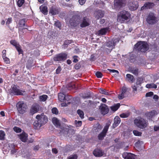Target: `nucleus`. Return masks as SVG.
Instances as JSON below:
<instances>
[{
	"label": "nucleus",
	"mask_w": 159,
	"mask_h": 159,
	"mask_svg": "<svg viewBox=\"0 0 159 159\" xmlns=\"http://www.w3.org/2000/svg\"><path fill=\"white\" fill-rule=\"evenodd\" d=\"M17 152V150L14 148L12 149L11 150V153L12 154H14Z\"/></svg>",
	"instance_id": "59"
},
{
	"label": "nucleus",
	"mask_w": 159,
	"mask_h": 159,
	"mask_svg": "<svg viewBox=\"0 0 159 159\" xmlns=\"http://www.w3.org/2000/svg\"><path fill=\"white\" fill-rule=\"evenodd\" d=\"M125 0H115L114 4L116 7H122L125 5Z\"/></svg>",
	"instance_id": "15"
},
{
	"label": "nucleus",
	"mask_w": 159,
	"mask_h": 159,
	"mask_svg": "<svg viewBox=\"0 0 159 159\" xmlns=\"http://www.w3.org/2000/svg\"><path fill=\"white\" fill-rule=\"evenodd\" d=\"M126 88L125 87H123L121 89V93L118 95V98L120 99H123L125 97L126 92Z\"/></svg>",
	"instance_id": "20"
},
{
	"label": "nucleus",
	"mask_w": 159,
	"mask_h": 159,
	"mask_svg": "<svg viewBox=\"0 0 159 159\" xmlns=\"http://www.w3.org/2000/svg\"><path fill=\"white\" fill-rule=\"evenodd\" d=\"M4 62H5L6 63H9L10 62V61L9 59L7 57H2Z\"/></svg>",
	"instance_id": "48"
},
{
	"label": "nucleus",
	"mask_w": 159,
	"mask_h": 159,
	"mask_svg": "<svg viewBox=\"0 0 159 159\" xmlns=\"http://www.w3.org/2000/svg\"><path fill=\"white\" fill-rule=\"evenodd\" d=\"M152 84H147L146 86V88H152Z\"/></svg>",
	"instance_id": "58"
},
{
	"label": "nucleus",
	"mask_w": 159,
	"mask_h": 159,
	"mask_svg": "<svg viewBox=\"0 0 159 159\" xmlns=\"http://www.w3.org/2000/svg\"><path fill=\"white\" fill-rule=\"evenodd\" d=\"M75 85L73 84H70L67 86V89L69 90L75 88Z\"/></svg>",
	"instance_id": "39"
},
{
	"label": "nucleus",
	"mask_w": 159,
	"mask_h": 159,
	"mask_svg": "<svg viewBox=\"0 0 159 159\" xmlns=\"http://www.w3.org/2000/svg\"><path fill=\"white\" fill-rule=\"evenodd\" d=\"M77 156L76 155H72L69 157L68 159H77Z\"/></svg>",
	"instance_id": "51"
},
{
	"label": "nucleus",
	"mask_w": 159,
	"mask_h": 159,
	"mask_svg": "<svg viewBox=\"0 0 159 159\" xmlns=\"http://www.w3.org/2000/svg\"><path fill=\"white\" fill-rule=\"evenodd\" d=\"M19 137L20 140L23 142H26L28 138V135L24 132L18 135Z\"/></svg>",
	"instance_id": "18"
},
{
	"label": "nucleus",
	"mask_w": 159,
	"mask_h": 159,
	"mask_svg": "<svg viewBox=\"0 0 159 159\" xmlns=\"http://www.w3.org/2000/svg\"><path fill=\"white\" fill-rule=\"evenodd\" d=\"M110 123V122H108L106 124L102 131L100 134L98 135V139L100 140H102L106 135V133L108 130Z\"/></svg>",
	"instance_id": "10"
},
{
	"label": "nucleus",
	"mask_w": 159,
	"mask_h": 159,
	"mask_svg": "<svg viewBox=\"0 0 159 159\" xmlns=\"http://www.w3.org/2000/svg\"><path fill=\"white\" fill-rule=\"evenodd\" d=\"M66 96H67V97L66 98V100H67V101H68L70 100L71 98V96H68V95H67L66 94Z\"/></svg>",
	"instance_id": "62"
},
{
	"label": "nucleus",
	"mask_w": 159,
	"mask_h": 159,
	"mask_svg": "<svg viewBox=\"0 0 159 159\" xmlns=\"http://www.w3.org/2000/svg\"><path fill=\"white\" fill-rule=\"evenodd\" d=\"M120 106V104L119 103H117L113 106H111V108L112 111H115L118 109Z\"/></svg>",
	"instance_id": "32"
},
{
	"label": "nucleus",
	"mask_w": 159,
	"mask_h": 159,
	"mask_svg": "<svg viewBox=\"0 0 159 159\" xmlns=\"http://www.w3.org/2000/svg\"><path fill=\"white\" fill-rule=\"evenodd\" d=\"M77 57H78L76 56H75L73 57V62L76 63L78 61V60L77 59Z\"/></svg>",
	"instance_id": "53"
},
{
	"label": "nucleus",
	"mask_w": 159,
	"mask_h": 159,
	"mask_svg": "<svg viewBox=\"0 0 159 159\" xmlns=\"http://www.w3.org/2000/svg\"><path fill=\"white\" fill-rule=\"evenodd\" d=\"M6 50H3L2 52V57H6Z\"/></svg>",
	"instance_id": "57"
},
{
	"label": "nucleus",
	"mask_w": 159,
	"mask_h": 159,
	"mask_svg": "<svg viewBox=\"0 0 159 159\" xmlns=\"http://www.w3.org/2000/svg\"><path fill=\"white\" fill-rule=\"evenodd\" d=\"M154 130L155 131H157L158 130H159V126H155L154 128Z\"/></svg>",
	"instance_id": "63"
},
{
	"label": "nucleus",
	"mask_w": 159,
	"mask_h": 159,
	"mask_svg": "<svg viewBox=\"0 0 159 159\" xmlns=\"http://www.w3.org/2000/svg\"><path fill=\"white\" fill-rule=\"evenodd\" d=\"M130 17L129 13L125 10L119 12L117 16V21L120 23H123L125 20H128Z\"/></svg>",
	"instance_id": "3"
},
{
	"label": "nucleus",
	"mask_w": 159,
	"mask_h": 159,
	"mask_svg": "<svg viewBox=\"0 0 159 159\" xmlns=\"http://www.w3.org/2000/svg\"><path fill=\"white\" fill-rule=\"evenodd\" d=\"M52 122L54 125L57 127H59L60 125V122L58 119L55 117H54L52 119Z\"/></svg>",
	"instance_id": "28"
},
{
	"label": "nucleus",
	"mask_w": 159,
	"mask_h": 159,
	"mask_svg": "<svg viewBox=\"0 0 159 159\" xmlns=\"http://www.w3.org/2000/svg\"><path fill=\"white\" fill-rule=\"evenodd\" d=\"M13 130L15 132L17 133H20L21 131V129L20 128L16 126H15L13 128Z\"/></svg>",
	"instance_id": "40"
},
{
	"label": "nucleus",
	"mask_w": 159,
	"mask_h": 159,
	"mask_svg": "<svg viewBox=\"0 0 159 159\" xmlns=\"http://www.w3.org/2000/svg\"><path fill=\"white\" fill-rule=\"evenodd\" d=\"M61 70V67L60 66H58L56 70V73L57 74L59 73Z\"/></svg>",
	"instance_id": "54"
},
{
	"label": "nucleus",
	"mask_w": 159,
	"mask_h": 159,
	"mask_svg": "<svg viewBox=\"0 0 159 159\" xmlns=\"http://www.w3.org/2000/svg\"><path fill=\"white\" fill-rule=\"evenodd\" d=\"M134 124L138 127L143 129L147 127L148 125L147 121L142 118H137L134 120Z\"/></svg>",
	"instance_id": "4"
},
{
	"label": "nucleus",
	"mask_w": 159,
	"mask_h": 159,
	"mask_svg": "<svg viewBox=\"0 0 159 159\" xmlns=\"http://www.w3.org/2000/svg\"><path fill=\"white\" fill-rule=\"evenodd\" d=\"M125 79L127 81L131 83H133L134 80V76L129 74H128L126 75Z\"/></svg>",
	"instance_id": "25"
},
{
	"label": "nucleus",
	"mask_w": 159,
	"mask_h": 159,
	"mask_svg": "<svg viewBox=\"0 0 159 159\" xmlns=\"http://www.w3.org/2000/svg\"><path fill=\"white\" fill-rule=\"evenodd\" d=\"M122 156L125 159H134L135 157L134 154L127 152H124L122 154Z\"/></svg>",
	"instance_id": "16"
},
{
	"label": "nucleus",
	"mask_w": 159,
	"mask_h": 159,
	"mask_svg": "<svg viewBox=\"0 0 159 159\" xmlns=\"http://www.w3.org/2000/svg\"><path fill=\"white\" fill-rule=\"evenodd\" d=\"M130 72L135 75L138 74V69L137 68H133L130 69Z\"/></svg>",
	"instance_id": "31"
},
{
	"label": "nucleus",
	"mask_w": 159,
	"mask_h": 159,
	"mask_svg": "<svg viewBox=\"0 0 159 159\" xmlns=\"http://www.w3.org/2000/svg\"><path fill=\"white\" fill-rule=\"evenodd\" d=\"M93 154L94 156L96 157H101L103 154L102 151L98 149L95 150L93 152Z\"/></svg>",
	"instance_id": "23"
},
{
	"label": "nucleus",
	"mask_w": 159,
	"mask_h": 159,
	"mask_svg": "<svg viewBox=\"0 0 159 159\" xmlns=\"http://www.w3.org/2000/svg\"><path fill=\"white\" fill-rule=\"evenodd\" d=\"M23 92H24L20 90L15 85H14L11 87L10 91L11 94L17 95H23Z\"/></svg>",
	"instance_id": "11"
},
{
	"label": "nucleus",
	"mask_w": 159,
	"mask_h": 159,
	"mask_svg": "<svg viewBox=\"0 0 159 159\" xmlns=\"http://www.w3.org/2000/svg\"><path fill=\"white\" fill-rule=\"evenodd\" d=\"M109 31L108 28H103L99 30L97 34L99 35H105Z\"/></svg>",
	"instance_id": "21"
},
{
	"label": "nucleus",
	"mask_w": 159,
	"mask_h": 159,
	"mask_svg": "<svg viewBox=\"0 0 159 159\" xmlns=\"http://www.w3.org/2000/svg\"><path fill=\"white\" fill-rule=\"evenodd\" d=\"M39 109V105L37 104H34L31 108L30 112L32 114H34L38 111Z\"/></svg>",
	"instance_id": "19"
},
{
	"label": "nucleus",
	"mask_w": 159,
	"mask_h": 159,
	"mask_svg": "<svg viewBox=\"0 0 159 159\" xmlns=\"http://www.w3.org/2000/svg\"><path fill=\"white\" fill-rule=\"evenodd\" d=\"M133 133L134 135L136 136H140L142 134V133L141 132L136 130H133Z\"/></svg>",
	"instance_id": "38"
},
{
	"label": "nucleus",
	"mask_w": 159,
	"mask_h": 159,
	"mask_svg": "<svg viewBox=\"0 0 159 159\" xmlns=\"http://www.w3.org/2000/svg\"><path fill=\"white\" fill-rule=\"evenodd\" d=\"M12 21V19L11 18H9L7 19L6 22V24L7 25V26H8L9 25V24L11 23Z\"/></svg>",
	"instance_id": "47"
},
{
	"label": "nucleus",
	"mask_w": 159,
	"mask_h": 159,
	"mask_svg": "<svg viewBox=\"0 0 159 159\" xmlns=\"http://www.w3.org/2000/svg\"><path fill=\"white\" fill-rule=\"evenodd\" d=\"M77 112L80 117L81 118H84V112L81 110H78L77 111Z\"/></svg>",
	"instance_id": "35"
},
{
	"label": "nucleus",
	"mask_w": 159,
	"mask_h": 159,
	"mask_svg": "<svg viewBox=\"0 0 159 159\" xmlns=\"http://www.w3.org/2000/svg\"><path fill=\"white\" fill-rule=\"evenodd\" d=\"M52 151L53 153L56 154L57 153L58 151L56 148H53L52 149Z\"/></svg>",
	"instance_id": "56"
},
{
	"label": "nucleus",
	"mask_w": 159,
	"mask_h": 159,
	"mask_svg": "<svg viewBox=\"0 0 159 159\" xmlns=\"http://www.w3.org/2000/svg\"><path fill=\"white\" fill-rule=\"evenodd\" d=\"M135 47L138 49L139 51L143 52H145L148 48V44L145 42L140 41L137 43L135 45Z\"/></svg>",
	"instance_id": "5"
},
{
	"label": "nucleus",
	"mask_w": 159,
	"mask_h": 159,
	"mask_svg": "<svg viewBox=\"0 0 159 159\" xmlns=\"http://www.w3.org/2000/svg\"><path fill=\"white\" fill-rule=\"evenodd\" d=\"M79 2L80 5L84 4L86 2V0H79Z\"/></svg>",
	"instance_id": "55"
},
{
	"label": "nucleus",
	"mask_w": 159,
	"mask_h": 159,
	"mask_svg": "<svg viewBox=\"0 0 159 159\" xmlns=\"http://www.w3.org/2000/svg\"><path fill=\"white\" fill-rule=\"evenodd\" d=\"M94 16L97 19L102 17L104 15V12L101 10H98L95 12Z\"/></svg>",
	"instance_id": "17"
},
{
	"label": "nucleus",
	"mask_w": 159,
	"mask_h": 159,
	"mask_svg": "<svg viewBox=\"0 0 159 159\" xmlns=\"http://www.w3.org/2000/svg\"><path fill=\"white\" fill-rule=\"evenodd\" d=\"M16 107L18 112L21 114L24 113L27 108L26 104L22 101L18 102L16 105Z\"/></svg>",
	"instance_id": "6"
},
{
	"label": "nucleus",
	"mask_w": 159,
	"mask_h": 159,
	"mask_svg": "<svg viewBox=\"0 0 159 159\" xmlns=\"http://www.w3.org/2000/svg\"><path fill=\"white\" fill-rule=\"evenodd\" d=\"M34 64V63L33 64H31L29 65V63H28V64L27 65V67L28 68H31L32 66H33Z\"/></svg>",
	"instance_id": "61"
},
{
	"label": "nucleus",
	"mask_w": 159,
	"mask_h": 159,
	"mask_svg": "<svg viewBox=\"0 0 159 159\" xmlns=\"http://www.w3.org/2000/svg\"><path fill=\"white\" fill-rule=\"evenodd\" d=\"M72 43V41L70 40H66L64 43V45H67Z\"/></svg>",
	"instance_id": "50"
},
{
	"label": "nucleus",
	"mask_w": 159,
	"mask_h": 159,
	"mask_svg": "<svg viewBox=\"0 0 159 159\" xmlns=\"http://www.w3.org/2000/svg\"><path fill=\"white\" fill-rule=\"evenodd\" d=\"M96 75L97 77L98 78H101L102 77V73L98 71L97 72L96 74Z\"/></svg>",
	"instance_id": "46"
},
{
	"label": "nucleus",
	"mask_w": 159,
	"mask_h": 159,
	"mask_svg": "<svg viewBox=\"0 0 159 159\" xmlns=\"http://www.w3.org/2000/svg\"><path fill=\"white\" fill-rule=\"evenodd\" d=\"M152 3H145L143 6L141 8V10H143L145 8H150L151 7V6H152Z\"/></svg>",
	"instance_id": "30"
},
{
	"label": "nucleus",
	"mask_w": 159,
	"mask_h": 159,
	"mask_svg": "<svg viewBox=\"0 0 159 159\" xmlns=\"http://www.w3.org/2000/svg\"><path fill=\"white\" fill-rule=\"evenodd\" d=\"M37 120H36L34 125L37 128H40L42 125L45 124L48 120L47 117L43 114L38 115L36 116Z\"/></svg>",
	"instance_id": "2"
},
{
	"label": "nucleus",
	"mask_w": 159,
	"mask_h": 159,
	"mask_svg": "<svg viewBox=\"0 0 159 159\" xmlns=\"http://www.w3.org/2000/svg\"><path fill=\"white\" fill-rule=\"evenodd\" d=\"M147 20L148 23L150 24H153L156 22V19L153 13H151L149 14Z\"/></svg>",
	"instance_id": "12"
},
{
	"label": "nucleus",
	"mask_w": 159,
	"mask_h": 159,
	"mask_svg": "<svg viewBox=\"0 0 159 159\" xmlns=\"http://www.w3.org/2000/svg\"><path fill=\"white\" fill-rule=\"evenodd\" d=\"M153 95V93L152 92H150L148 93H146V97H151Z\"/></svg>",
	"instance_id": "52"
},
{
	"label": "nucleus",
	"mask_w": 159,
	"mask_h": 159,
	"mask_svg": "<svg viewBox=\"0 0 159 159\" xmlns=\"http://www.w3.org/2000/svg\"><path fill=\"white\" fill-rule=\"evenodd\" d=\"M108 70L111 72H112L113 73H115V74H113V75L114 76H115V75H116V74H119V72L117 70H111L110 69H108Z\"/></svg>",
	"instance_id": "44"
},
{
	"label": "nucleus",
	"mask_w": 159,
	"mask_h": 159,
	"mask_svg": "<svg viewBox=\"0 0 159 159\" xmlns=\"http://www.w3.org/2000/svg\"><path fill=\"white\" fill-rule=\"evenodd\" d=\"M114 123L112 127L113 128L117 126L120 122V119L118 116H116L114 120Z\"/></svg>",
	"instance_id": "22"
},
{
	"label": "nucleus",
	"mask_w": 159,
	"mask_h": 159,
	"mask_svg": "<svg viewBox=\"0 0 159 159\" xmlns=\"http://www.w3.org/2000/svg\"><path fill=\"white\" fill-rule=\"evenodd\" d=\"M100 92L103 94H104L106 95H108L109 93H108L106 91V90L105 89H100L99 90Z\"/></svg>",
	"instance_id": "41"
},
{
	"label": "nucleus",
	"mask_w": 159,
	"mask_h": 159,
	"mask_svg": "<svg viewBox=\"0 0 159 159\" xmlns=\"http://www.w3.org/2000/svg\"><path fill=\"white\" fill-rule=\"evenodd\" d=\"M10 43L15 47L19 54H22L23 51L19 44L15 40H11L10 41Z\"/></svg>",
	"instance_id": "13"
},
{
	"label": "nucleus",
	"mask_w": 159,
	"mask_h": 159,
	"mask_svg": "<svg viewBox=\"0 0 159 159\" xmlns=\"http://www.w3.org/2000/svg\"><path fill=\"white\" fill-rule=\"evenodd\" d=\"M69 22L70 25L72 27L76 26L80 22V26L84 27L90 25V21L89 19L84 17L81 21L80 16L78 15H75L70 19Z\"/></svg>",
	"instance_id": "1"
},
{
	"label": "nucleus",
	"mask_w": 159,
	"mask_h": 159,
	"mask_svg": "<svg viewBox=\"0 0 159 159\" xmlns=\"http://www.w3.org/2000/svg\"><path fill=\"white\" fill-rule=\"evenodd\" d=\"M129 113H123L120 114V116L121 118H126L128 117L129 116Z\"/></svg>",
	"instance_id": "37"
},
{
	"label": "nucleus",
	"mask_w": 159,
	"mask_h": 159,
	"mask_svg": "<svg viewBox=\"0 0 159 159\" xmlns=\"http://www.w3.org/2000/svg\"><path fill=\"white\" fill-rule=\"evenodd\" d=\"M119 41V39H113L112 40L107 42L106 43V46L108 48H106L109 50L107 52H110L116 44L118 43Z\"/></svg>",
	"instance_id": "7"
},
{
	"label": "nucleus",
	"mask_w": 159,
	"mask_h": 159,
	"mask_svg": "<svg viewBox=\"0 0 159 159\" xmlns=\"http://www.w3.org/2000/svg\"><path fill=\"white\" fill-rule=\"evenodd\" d=\"M52 113L57 115L58 113V111L56 107H54L52 109Z\"/></svg>",
	"instance_id": "43"
},
{
	"label": "nucleus",
	"mask_w": 159,
	"mask_h": 159,
	"mask_svg": "<svg viewBox=\"0 0 159 159\" xmlns=\"http://www.w3.org/2000/svg\"><path fill=\"white\" fill-rule=\"evenodd\" d=\"M75 124L77 127H80L82 125V122L80 121H75Z\"/></svg>",
	"instance_id": "45"
},
{
	"label": "nucleus",
	"mask_w": 159,
	"mask_h": 159,
	"mask_svg": "<svg viewBox=\"0 0 159 159\" xmlns=\"http://www.w3.org/2000/svg\"><path fill=\"white\" fill-rule=\"evenodd\" d=\"M19 24L21 26H24L25 25V21L23 19L21 20H20Z\"/></svg>",
	"instance_id": "49"
},
{
	"label": "nucleus",
	"mask_w": 159,
	"mask_h": 159,
	"mask_svg": "<svg viewBox=\"0 0 159 159\" xmlns=\"http://www.w3.org/2000/svg\"><path fill=\"white\" fill-rule=\"evenodd\" d=\"M128 7L131 11L136 10L138 7V2L135 0H129Z\"/></svg>",
	"instance_id": "8"
},
{
	"label": "nucleus",
	"mask_w": 159,
	"mask_h": 159,
	"mask_svg": "<svg viewBox=\"0 0 159 159\" xmlns=\"http://www.w3.org/2000/svg\"><path fill=\"white\" fill-rule=\"evenodd\" d=\"M155 112L154 111H152L151 112H146L145 114V115L148 119L150 120L155 115Z\"/></svg>",
	"instance_id": "27"
},
{
	"label": "nucleus",
	"mask_w": 159,
	"mask_h": 159,
	"mask_svg": "<svg viewBox=\"0 0 159 159\" xmlns=\"http://www.w3.org/2000/svg\"><path fill=\"white\" fill-rule=\"evenodd\" d=\"M5 134L4 132L2 130H0V139L4 140L5 138Z\"/></svg>",
	"instance_id": "34"
},
{
	"label": "nucleus",
	"mask_w": 159,
	"mask_h": 159,
	"mask_svg": "<svg viewBox=\"0 0 159 159\" xmlns=\"http://www.w3.org/2000/svg\"><path fill=\"white\" fill-rule=\"evenodd\" d=\"M67 57V54L62 53L56 55L54 58V60L56 61H62L66 60Z\"/></svg>",
	"instance_id": "9"
},
{
	"label": "nucleus",
	"mask_w": 159,
	"mask_h": 159,
	"mask_svg": "<svg viewBox=\"0 0 159 159\" xmlns=\"http://www.w3.org/2000/svg\"><path fill=\"white\" fill-rule=\"evenodd\" d=\"M153 98L157 101L158 99V96L156 95H154L153 97Z\"/></svg>",
	"instance_id": "60"
},
{
	"label": "nucleus",
	"mask_w": 159,
	"mask_h": 159,
	"mask_svg": "<svg viewBox=\"0 0 159 159\" xmlns=\"http://www.w3.org/2000/svg\"><path fill=\"white\" fill-rule=\"evenodd\" d=\"M41 11L45 15L47 14L48 12V8L46 6H42L40 7Z\"/></svg>",
	"instance_id": "29"
},
{
	"label": "nucleus",
	"mask_w": 159,
	"mask_h": 159,
	"mask_svg": "<svg viewBox=\"0 0 159 159\" xmlns=\"http://www.w3.org/2000/svg\"><path fill=\"white\" fill-rule=\"evenodd\" d=\"M59 10L58 8L55 7H52L49 10V13L52 15H55L59 13Z\"/></svg>",
	"instance_id": "26"
},
{
	"label": "nucleus",
	"mask_w": 159,
	"mask_h": 159,
	"mask_svg": "<svg viewBox=\"0 0 159 159\" xmlns=\"http://www.w3.org/2000/svg\"><path fill=\"white\" fill-rule=\"evenodd\" d=\"M132 88H133V91H137V88L135 85H134L133 86H132Z\"/></svg>",
	"instance_id": "64"
},
{
	"label": "nucleus",
	"mask_w": 159,
	"mask_h": 159,
	"mask_svg": "<svg viewBox=\"0 0 159 159\" xmlns=\"http://www.w3.org/2000/svg\"><path fill=\"white\" fill-rule=\"evenodd\" d=\"M54 24L56 26L59 28H60L61 26V23L58 20H57L55 21Z\"/></svg>",
	"instance_id": "42"
},
{
	"label": "nucleus",
	"mask_w": 159,
	"mask_h": 159,
	"mask_svg": "<svg viewBox=\"0 0 159 159\" xmlns=\"http://www.w3.org/2000/svg\"><path fill=\"white\" fill-rule=\"evenodd\" d=\"M48 98V96L46 95H43L39 97V100L41 101H45Z\"/></svg>",
	"instance_id": "33"
},
{
	"label": "nucleus",
	"mask_w": 159,
	"mask_h": 159,
	"mask_svg": "<svg viewBox=\"0 0 159 159\" xmlns=\"http://www.w3.org/2000/svg\"><path fill=\"white\" fill-rule=\"evenodd\" d=\"M143 82V79L142 78H139L137 79L136 84L137 85H140Z\"/></svg>",
	"instance_id": "36"
},
{
	"label": "nucleus",
	"mask_w": 159,
	"mask_h": 159,
	"mask_svg": "<svg viewBox=\"0 0 159 159\" xmlns=\"http://www.w3.org/2000/svg\"><path fill=\"white\" fill-rule=\"evenodd\" d=\"M100 109L102 113L104 115L107 114L109 111V109L108 107L105 104H102L100 106Z\"/></svg>",
	"instance_id": "14"
},
{
	"label": "nucleus",
	"mask_w": 159,
	"mask_h": 159,
	"mask_svg": "<svg viewBox=\"0 0 159 159\" xmlns=\"http://www.w3.org/2000/svg\"><path fill=\"white\" fill-rule=\"evenodd\" d=\"M67 97V96H66V94L64 92L60 93L58 94V99L61 102H62L65 100H66Z\"/></svg>",
	"instance_id": "24"
}]
</instances>
